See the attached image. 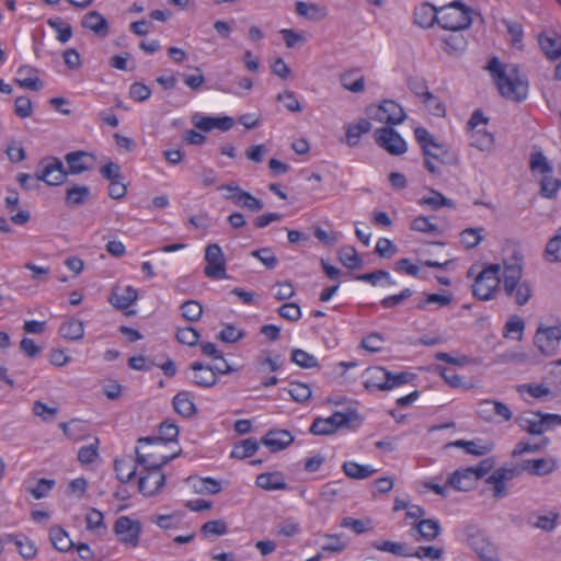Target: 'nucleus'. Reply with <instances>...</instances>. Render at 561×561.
Listing matches in <instances>:
<instances>
[{
    "instance_id": "nucleus-33",
    "label": "nucleus",
    "mask_w": 561,
    "mask_h": 561,
    "mask_svg": "<svg viewBox=\"0 0 561 561\" xmlns=\"http://www.w3.org/2000/svg\"><path fill=\"white\" fill-rule=\"evenodd\" d=\"M296 13L313 22H319L328 15V11L324 7L304 1H298L296 3Z\"/></svg>"
},
{
    "instance_id": "nucleus-9",
    "label": "nucleus",
    "mask_w": 561,
    "mask_h": 561,
    "mask_svg": "<svg viewBox=\"0 0 561 561\" xmlns=\"http://www.w3.org/2000/svg\"><path fill=\"white\" fill-rule=\"evenodd\" d=\"M561 342V325H540L534 336V343L545 356H553Z\"/></svg>"
},
{
    "instance_id": "nucleus-63",
    "label": "nucleus",
    "mask_w": 561,
    "mask_h": 561,
    "mask_svg": "<svg viewBox=\"0 0 561 561\" xmlns=\"http://www.w3.org/2000/svg\"><path fill=\"white\" fill-rule=\"evenodd\" d=\"M202 533L205 536H222L227 534V524L221 519L209 520L202 526Z\"/></svg>"
},
{
    "instance_id": "nucleus-28",
    "label": "nucleus",
    "mask_w": 561,
    "mask_h": 561,
    "mask_svg": "<svg viewBox=\"0 0 561 561\" xmlns=\"http://www.w3.org/2000/svg\"><path fill=\"white\" fill-rule=\"evenodd\" d=\"M439 9L433 4L425 2L417 7L414 11V22L421 27H431L435 23L438 24Z\"/></svg>"
},
{
    "instance_id": "nucleus-21",
    "label": "nucleus",
    "mask_w": 561,
    "mask_h": 561,
    "mask_svg": "<svg viewBox=\"0 0 561 561\" xmlns=\"http://www.w3.org/2000/svg\"><path fill=\"white\" fill-rule=\"evenodd\" d=\"M194 126L203 131H209L214 128L227 131L232 128L234 121L232 117H211V116H197L193 118Z\"/></svg>"
},
{
    "instance_id": "nucleus-37",
    "label": "nucleus",
    "mask_w": 561,
    "mask_h": 561,
    "mask_svg": "<svg viewBox=\"0 0 561 561\" xmlns=\"http://www.w3.org/2000/svg\"><path fill=\"white\" fill-rule=\"evenodd\" d=\"M172 403L175 412L184 417H191L197 412L195 403L191 399L190 393L186 391L179 392L173 398Z\"/></svg>"
},
{
    "instance_id": "nucleus-35",
    "label": "nucleus",
    "mask_w": 561,
    "mask_h": 561,
    "mask_svg": "<svg viewBox=\"0 0 561 561\" xmlns=\"http://www.w3.org/2000/svg\"><path fill=\"white\" fill-rule=\"evenodd\" d=\"M417 530V541L421 539L426 541H433L440 534V525L436 519H422L414 525Z\"/></svg>"
},
{
    "instance_id": "nucleus-22",
    "label": "nucleus",
    "mask_w": 561,
    "mask_h": 561,
    "mask_svg": "<svg viewBox=\"0 0 561 561\" xmlns=\"http://www.w3.org/2000/svg\"><path fill=\"white\" fill-rule=\"evenodd\" d=\"M389 371L382 367H373L366 370L364 387L367 390H388Z\"/></svg>"
},
{
    "instance_id": "nucleus-43",
    "label": "nucleus",
    "mask_w": 561,
    "mask_h": 561,
    "mask_svg": "<svg viewBox=\"0 0 561 561\" xmlns=\"http://www.w3.org/2000/svg\"><path fill=\"white\" fill-rule=\"evenodd\" d=\"M114 469H115L117 479L122 483L129 482L136 476V471H137L136 466L133 465L131 461L127 458L116 459L114 462Z\"/></svg>"
},
{
    "instance_id": "nucleus-15",
    "label": "nucleus",
    "mask_w": 561,
    "mask_h": 561,
    "mask_svg": "<svg viewBox=\"0 0 561 561\" xmlns=\"http://www.w3.org/2000/svg\"><path fill=\"white\" fill-rule=\"evenodd\" d=\"M114 531L121 542L135 548L139 542L141 524L138 520H133L127 516H122L115 522Z\"/></svg>"
},
{
    "instance_id": "nucleus-60",
    "label": "nucleus",
    "mask_w": 561,
    "mask_h": 561,
    "mask_svg": "<svg viewBox=\"0 0 561 561\" xmlns=\"http://www.w3.org/2000/svg\"><path fill=\"white\" fill-rule=\"evenodd\" d=\"M525 329L524 321L518 316H513L508 319L504 328V335L511 337L512 334H516V339L520 340Z\"/></svg>"
},
{
    "instance_id": "nucleus-38",
    "label": "nucleus",
    "mask_w": 561,
    "mask_h": 561,
    "mask_svg": "<svg viewBox=\"0 0 561 561\" xmlns=\"http://www.w3.org/2000/svg\"><path fill=\"white\" fill-rule=\"evenodd\" d=\"M458 447L462 448L467 454L474 456H484L492 449L491 444H481L480 439L477 440H463L459 439L453 443H448L446 447Z\"/></svg>"
},
{
    "instance_id": "nucleus-50",
    "label": "nucleus",
    "mask_w": 561,
    "mask_h": 561,
    "mask_svg": "<svg viewBox=\"0 0 561 561\" xmlns=\"http://www.w3.org/2000/svg\"><path fill=\"white\" fill-rule=\"evenodd\" d=\"M182 317L190 321L196 322L203 314V307L196 300H187L181 305Z\"/></svg>"
},
{
    "instance_id": "nucleus-40",
    "label": "nucleus",
    "mask_w": 561,
    "mask_h": 561,
    "mask_svg": "<svg viewBox=\"0 0 561 561\" xmlns=\"http://www.w3.org/2000/svg\"><path fill=\"white\" fill-rule=\"evenodd\" d=\"M343 471L344 473L352 479L363 480L366 478L371 477L375 474L378 470L368 466V465H359L354 461H345L343 463Z\"/></svg>"
},
{
    "instance_id": "nucleus-32",
    "label": "nucleus",
    "mask_w": 561,
    "mask_h": 561,
    "mask_svg": "<svg viewBox=\"0 0 561 561\" xmlns=\"http://www.w3.org/2000/svg\"><path fill=\"white\" fill-rule=\"evenodd\" d=\"M256 485L267 491L286 489L284 476L278 471L259 474L256 477Z\"/></svg>"
},
{
    "instance_id": "nucleus-3",
    "label": "nucleus",
    "mask_w": 561,
    "mask_h": 561,
    "mask_svg": "<svg viewBox=\"0 0 561 561\" xmlns=\"http://www.w3.org/2000/svg\"><path fill=\"white\" fill-rule=\"evenodd\" d=\"M472 10L460 1L450 2L439 9L438 25L447 31H462L471 23Z\"/></svg>"
},
{
    "instance_id": "nucleus-2",
    "label": "nucleus",
    "mask_w": 561,
    "mask_h": 561,
    "mask_svg": "<svg viewBox=\"0 0 561 561\" xmlns=\"http://www.w3.org/2000/svg\"><path fill=\"white\" fill-rule=\"evenodd\" d=\"M488 69L495 77L497 89L504 98L517 102L526 98L528 84L519 77L516 65L503 66L497 59L493 58L490 60Z\"/></svg>"
},
{
    "instance_id": "nucleus-10",
    "label": "nucleus",
    "mask_w": 561,
    "mask_h": 561,
    "mask_svg": "<svg viewBox=\"0 0 561 561\" xmlns=\"http://www.w3.org/2000/svg\"><path fill=\"white\" fill-rule=\"evenodd\" d=\"M39 165L43 169L36 173V181H43L49 186L62 184L69 174L61 160L56 157L43 159Z\"/></svg>"
},
{
    "instance_id": "nucleus-47",
    "label": "nucleus",
    "mask_w": 561,
    "mask_h": 561,
    "mask_svg": "<svg viewBox=\"0 0 561 561\" xmlns=\"http://www.w3.org/2000/svg\"><path fill=\"white\" fill-rule=\"evenodd\" d=\"M49 537L53 546L61 552L68 551L72 546L68 534L60 527H53L49 530Z\"/></svg>"
},
{
    "instance_id": "nucleus-27",
    "label": "nucleus",
    "mask_w": 561,
    "mask_h": 561,
    "mask_svg": "<svg viewBox=\"0 0 561 561\" xmlns=\"http://www.w3.org/2000/svg\"><path fill=\"white\" fill-rule=\"evenodd\" d=\"M443 49L448 55H460L467 48V39L460 31H450L447 35L440 37Z\"/></svg>"
},
{
    "instance_id": "nucleus-31",
    "label": "nucleus",
    "mask_w": 561,
    "mask_h": 561,
    "mask_svg": "<svg viewBox=\"0 0 561 561\" xmlns=\"http://www.w3.org/2000/svg\"><path fill=\"white\" fill-rule=\"evenodd\" d=\"M476 469L467 468L463 471H455L448 479L447 483L458 491H468L477 481L474 479Z\"/></svg>"
},
{
    "instance_id": "nucleus-59",
    "label": "nucleus",
    "mask_w": 561,
    "mask_h": 561,
    "mask_svg": "<svg viewBox=\"0 0 561 561\" xmlns=\"http://www.w3.org/2000/svg\"><path fill=\"white\" fill-rule=\"evenodd\" d=\"M427 111L437 117L445 116L446 110L443 103L439 101L437 96L433 93H427L426 96L422 100Z\"/></svg>"
},
{
    "instance_id": "nucleus-58",
    "label": "nucleus",
    "mask_w": 561,
    "mask_h": 561,
    "mask_svg": "<svg viewBox=\"0 0 561 561\" xmlns=\"http://www.w3.org/2000/svg\"><path fill=\"white\" fill-rule=\"evenodd\" d=\"M288 394L296 402H305L311 397V390L305 383L293 382L289 385Z\"/></svg>"
},
{
    "instance_id": "nucleus-42",
    "label": "nucleus",
    "mask_w": 561,
    "mask_h": 561,
    "mask_svg": "<svg viewBox=\"0 0 561 561\" xmlns=\"http://www.w3.org/2000/svg\"><path fill=\"white\" fill-rule=\"evenodd\" d=\"M371 128L370 123L362 118L356 124L350 125L346 130V141L350 147H355L362 135L368 133Z\"/></svg>"
},
{
    "instance_id": "nucleus-7",
    "label": "nucleus",
    "mask_w": 561,
    "mask_h": 561,
    "mask_svg": "<svg viewBox=\"0 0 561 561\" xmlns=\"http://www.w3.org/2000/svg\"><path fill=\"white\" fill-rule=\"evenodd\" d=\"M366 114L369 118L388 125L401 124L407 117L402 106L392 100H385L379 105H369Z\"/></svg>"
},
{
    "instance_id": "nucleus-12",
    "label": "nucleus",
    "mask_w": 561,
    "mask_h": 561,
    "mask_svg": "<svg viewBox=\"0 0 561 561\" xmlns=\"http://www.w3.org/2000/svg\"><path fill=\"white\" fill-rule=\"evenodd\" d=\"M477 415L485 422H506L513 416L511 409L496 400H480L477 403Z\"/></svg>"
},
{
    "instance_id": "nucleus-57",
    "label": "nucleus",
    "mask_w": 561,
    "mask_h": 561,
    "mask_svg": "<svg viewBox=\"0 0 561 561\" xmlns=\"http://www.w3.org/2000/svg\"><path fill=\"white\" fill-rule=\"evenodd\" d=\"M411 229L419 232L438 234L439 228L432 224L427 217L419 216L411 222Z\"/></svg>"
},
{
    "instance_id": "nucleus-6",
    "label": "nucleus",
    "mask_w": 561,
    "mask_h": 561,
    "mask_svg": "<svg viewBox=\"0 0 561 561\" xmlns=\"http://www.w3.org/2000/svg\"><path fill=\"white\" fill-rule=\"evenodd\" d=\"M516 423L523 431L533 435H539L548 431L551 425L561 423V419L556 414L527 411L516 417Z\"/></svg>"
},
{
    "instance_id": "nucleus-23",
    "label": "nucleus",
    "mask_w": 561,
    "mask_h": 561,
    "mask_svg": "<svg viewBox=\"0 0 561 561\" xmlns=\"http://www.w3.org/2000/svg\"><path fill=\"white\" fill-rule=\"evenodd\" d=\"M193 370L192 381L199 387H213L217 382V375L213 367L203 365L199 362L191 364Z\"/></svg>"
},
{
    "instance_id": "nucleus-39",
    "label": "nucleus",
    "mask_w": 561,
    "mask_h": 561,
    "mask_svg": "<svg viewBox=\"0 0 561 561\" xmlns=\"http://www.w3.org/2000/svg\"><path fill=\"white\" fill-rule=\"evenodd\" d=\"M59 334L66 340L79 341L84 334L83 322L77 319H69L61 323Z\"/></svg>"
},
{
    "instance_id": "nucleus-54",
    "label": "nucleus",
    "mask_w": 561,
    "mask_h": 561,
    "mask_svg": "<svg viewBox=\"0 0 561 561\" xmlns=\"http://www.w3.org/2000/svg\"><path fill=\"white\" fill-rule=\"evenodd\" d=\"M291 360L301 368H313L319 365L318 359L313 355L299 348L293 350Z\"/></svg>"
},
{
    "instance_id": "nucleus-30",
    "label": "nucleus",
    "mask_w": 561,
    "mask_h": 561,
    "mask_svg": "<svg viewBox=\"0 0 561 561\" xmlns=\"http://www.w3.org/2000/svg\"><path fill=\"white\" fill-rule=\"evenodd\" d=\"M340 83L345 90L353 93H362L365 90V78L357 69L341 73Z\"/></svg>"
},
{
    "instance_id": "nucleus-17",
    "label": "nucleus",
    "mask_w": 561,
    "mask_h": 561,
    "mask_svg": "<svg viewBox=\"0 0 561 561\" xmlns=\"http://www.w3.org/2000/svg\"><path fill=\"white\" fill-rule=\"evenodd\" d=\"M65 161L68 164L69 174H80L93 168L95 158L88 151L78 150L68 152Z\"/></svg>"
},
{
    "instance_id": "nucleus-45",
    "label": "nucleus",
    "mask_w": 561,
    "mask_h": 561,
    "mask_svg": "<svg viewBox=\"0 0 561 561\" xmlns=\"http://www.w3.org/2000/svg\"><path fill=\"white\" fill-rule=\"evenodd\" d=\"M259 449V443L254 438H247L234 445L231 457L237 459H244L251 457Z\"/></svg>"
},
{
    "instance_id": "nucleus-41",
    "label": "nucleus",
    "mask_w": 561,
    "mask_h": 561,
    "mask_svg": "<svg viewBox=\"0 0 561 561\" xmlns=\"http://www.w3.org/2000/svg\"><path fill=\"white\" fill-rule=\"evenodd\" d=\"M90 197V188L85 185H73L67 188L65 203L68 207L84 204Z\"/></svg>"
},
{
    "instance_id": "nucleus-34",
    "label": "nucleus",
    "mask_w": 561,
    "mask_h": 561,
    "mask_svg": "<svg viewBox=\"0 0 561 561\" xmlns=\"http://www.w3.org/2000/svg\"><path fill=\"white\" fill-rule=\"evenodd\" d=\"M470 545L483 561H500L493 545L486 541L482 536H472L470 538Z\"/></svg>"
},
{
    "instance_id": "nucleus-29",
    "label": "nucleus",
    "mask_w": 561,
    "mask_h": 561,
    "mask_svg": "<svg viewBox=\"0 0 561 561\" xmlns=\"http://www.w3.org/2000/svg\"><path fill=\"white\" fill-rule=\"evenodd\" d=\"M137 299V290L131 286L115 287L111 294L110 302L117 309L128 308Z\"/></svg>"
},
{
    "instance_id": "nucleus-36",
    "label": "nucleus",
    "mask_w": 561,
    "mask_h": 561,
    "mask_svg": "<svg viewBox=\"0 0 561 561\" xmlns=\"http://www.w3.org/2000/svg\"><path fill=\"white\" fill-rule=\"evenodd\" d=\"M5 540L13 542L19 553L26 560L33 559L37 553L35 543L26 536L7 535Z\"/></svg>"
},
{
    "instance_id": "nucleus-4",
    "label": "nucleus",
    "mask_w": 561,
    "mask_h": 561,
    "mask_svg": "<svg viewBox=\"0 0 561 561\" xmlns=\"http://www.w3.org/2000/svg\"><path fill=\"white\" fill-rule=\"evenodd\" d=\"M178 454L162 455L159 461H152L145 467L147 474L140 477L138 482L139 491L146 496L156 495L164 485L165 477L161 471V467L167 465L170 460L174 459Z\"/></svg>"
},
{
    "instance_id": "nucleus-56",
    "label": "nucleus",
    "mask_w": 561,
    "mask_h": 561,
    "mask_svg": "<svg viewBox=\"0 0 561 561\" xmlns=\"http://www.w3.org/2000/svg\"><path fill=\"white\" fill-rule=\"evenodd\" d=\"M175 337L181 344L195 346L198 343L199 333L192 327H185L178 330Z\"/></svg>"
},
{
    "instance_id": "nucleus-52",
    "label": "nucleus",
    "mask_w": 561,
    "mask_h": 561,
    "mask_svg": "<svg viewBox=\"0 0 561 561\" xmlns=\"http://www.w3.org/2000/svg\"><path fill=\"white\" fill-rule=\"evenodd\" d=\"M59 426L64 434L72 440H80L84 437V425L78 420L60 423Z\"/></svg>"
},
{
    "instance_id": "nucleus-61",
    "label": "nucleus",
    "mask_w": 561,
    "mask_h": 561,
    "mask_svg": "<svg viewBox=\"0 0 561 561\" xmlns=\"http://www.w3.org/2000/svg\"><path fill=\"white\" fill-rule=\"evenodd\" d=\"M558 514L550 512L547 515L537 516L536 522H529L531 526L539 528L545 531H551L556 528Z\"/></svg>"
},
{
    "instance_id": "nucleus-44",
    "label": "nucleus",
    "mask_w": 561,
    "mask_h": 561,
    "mask_svg": "<svg viewBox=\"0 0 561 561\" xmlns=\"http://www.w3.org/2000/svg\"><path fill=\"white\" fill-rule=\"evenodd\" d=\"M420 205L430 206L432 209L436 210L440 207H455V202L453 199L446 198L442 193L432 190L430 196H424L419 201Z\"/></svg>"
},
{
    "instance_id": "nucleus-55",
    "label": "nucleus",
    "mask_w": 561,
    "mask_h": 561,
    "mask_svg": "<svg viewBox=\"0 0 561 561\" xmlns=\"http://www.w3.org/2000/svg\"><path fill=\"white\" fill-rule=\"evenodd\" d=\"M482 231H483L482 228H468V229H465L460 233L461 243L467 249H472V248L477 247L481 242V240H482V234H481Z\"/></svg>"
},
{
    "instance_id": "nucleus-14",
    "label": "nucleus",
    "mask_w": 561,
    "mask_h": 561,
    "mask_svg": "<svg viewBox=\"0 0 561 561\" xmlns=\"http://www.w3.org/2000/svg\"><path fill=\"white\" fill-rule=\"evenodd\" d=\"M374 137L376 144L392 156H400L407 151L404 139L391 127L378 128Z\"/></svg>"
},
{
    "instance_id": "nucleus-48",
    "label": "nucleus",
    "mask_w": 561,
    "mask_h": 561,
    "mask_svg": "<svg viewBox=\"0 0 561 561\" xmlns=\"http://www.w3.org/2000/svg\"><path fill=\"white\" fill-rule=\"evenodd\" d=\"M141 450L139 447L136 448V462L138 465L148 466L152 461H159L163 454H160L162 447L148 446Z\"/></svg>"
},
{
    "instance_id": "nucleus-13",
    "label": "nucleus",
    "mask_w": 561,
    "mask_h": 561,
    "mask_svg": "<svg viewBox=\"0 0 561 561\" xmlns=\"http://www.w3.org/2000/svg\"><path fill=\"white\" fill-rule=\"evenodd\" d=\"M523 472L522 463L511 467L504 466L493 471L486 479V482L493 486V496L496 499L506 496L505 482L517 478Z\"/></svg>"
},
{
    "instance_id": "nucleus-1",
    "label": "nucleus",
    "mask_w": 561,
    "mask_h": 561,
    "mask_svg": "<svg viewBox=\"0 0 561 561\" xmlns=\"http://www.w3.org/2000/svg\"><path fill=\"white\" fill-rule=\"evenodd\" d=\"M523 255L514 251L513 255L504 261L503 288L507 297L514 299L516 305H526L533 296V287L527 280H522Z\"/></svg>"
},
{
    "instance_id": "nucleus-53",
    "label": "nucleus",
    "mask_w": 561,
    "mask_h": 561,
    "mask_svg": "<svg viewBox=\"0 0 561 561\" xmlns=\"http://www.w3.org/2000/svg\"><path fill=\"white\" fill-rule=\"evenodd\" d=\"M48 25L57 33L60 43H67L72 36V28L69 23L60 19L48 20Z\"/></svg>"
},
{
    "instance_id": "nucleus-26",
    "label": "nucleus",
    "mask_w": 561,
    "mask_h": 561,
    "mask_svg": "<svg viewBox=\"0 0 561 561\" xmlns=\"http://www.w3.org/2000/svg\"><path fill=\"white\" fill-rule=\"evenodd\" d=\"M81 25L100 37L107 36L110 31L106 19L98 11H90L84 14Z\"/></svg>"
},
{
    "instance_id": "nucleus-16",
    "label": "nucleus",
    "mask_w": 561,
    "mask_h": 561,
    "mask_svg": "<svg viewBox=\"0 0 561 561\" xmlns=\"http://www.w3.org/2000/svg\"><path fill=\"white\" fill-rule=\"evenodd\" d=\"M422 152L425 160L424 167L428 172L433 174H439L440 164L449 162L450 159V153L447 146L437 141L432 144L431 147H427Z\"/></svg>"
},
{
    "instance_id": "nucleus-18",
    "label": "nucleus",
    "mask_w": 561,
    "mask_h": 561,
    "mask_svg": "<svg viewBox=\"0 0 561 561\" xmlns=\"http://www.w3.org/2000/svg\"><path fill=\"white\" fill-rule=\"evenodd\" d=\"M179 436V427L171 421L167 420L159 426V436L140 437L138 444L148 446L163 447L169 442H174Z\"/></svg>"
},
{
    "instance_id": "nucleus-25",
    "label": "nucleus",
    "mask_w": 561,
    "mask_h": 561,
    "mask_svg": "<svg viewBox=\"0 0 561 561\" xmlns=\"http://www.w3.org/2000/svg\"><path fill=\"white\" fill-rule=\"evenodd\" d=\"M523 471H527L533 476H546L557 469V460L554 458L528 459L522 463Z\"/></svg>"
},
{
    "instance_id": "nucleus-20",
    "label": "nucleus",
    "mask_w": 561,
    "mask_h": 561,
    "mask_svg": "<svg viewBox=\"0 0 561 561\" xmlns=\"http://www.w3.org/2000/svg\"><path fill=\"white\" fill-rule=\"evenodd\" d=\"M538 43L542 53L549 60L561 58V35L554 32L540 33Z\"/></svg>"
},
{
    "instance_id": "nucleus-62",
    "label": "nucleus",
    "mask_w": 561,
    "mask_h": 561,
    "mask_svg": "<svg viewBox=\"0 0 561 561\" xmlns=\"http://www.w3.org/2000/svg\"><path fill=\"white\" fill-rule=\"evenodd\" d=\"M56 482L53 479H39L34 488H28V492L36 499L45 497L50 490L55 486Z\"/></svg>"
},
{
    "instance_id": "nucleus-19",
    "label": "nucleus",
    "mask_w": 561,
    "mask_h": 561,
    "mask_svg": "<svg viewBox=\"0 0 561 561\" xmlns=\"http://www.w3.org/2000/svg\"><path fill=\"white\" fill-rule=\"evenodd\" d=\"M261 442L272 453H277L289 446L294 442V436L286 430H271Z\"/></svg>"
},
{
    "instance_id": "nucleus-8",
    "label": "nucleus",
    "mask_w": 561,
    "mask_h": 561,
    "mask_svg": "<svg viewBox=\"0 0 561 561\" xmlns=\"http://www.w3.org/2000/svg\"><path fill=\"white\" fill-rule=\"evenodd\" d=\"M357 419V414L351 411L335 412L329 417H317L310 426V432L313 435H331L339 428L348 426L351 422Z\"/></svg>"
},
{
    "instance_id": "nucleus-46",
    "label": "nucleus",
    "mask_w": 561,
    "mask_h": 561,
    "mask_svg": "<svg viewBox=\"0 0 561 561\" xmlns=\"http://www.w3.org/2000/svg\"><path fill=\"white\" fill-rule=\"evenodd\" d=\"M561 187V180L557 179L551 173L542 174V179L540 181V193L543 197L552 198L556 196L558 191Z\"/></svg>"
},
{
    "instance_id": "nucleus-64",
    "label": "nucleus",
    "mask_w": 561,
    "mask_h": 561,
    "mask_svg": "<svg viewBox=\"0 0 561 561\" xmlns=\"http://www.w3.org/2000/svg\"><path fill=\"white\" fill-rule=\"evenodd\" d=\"M278 314L290 322H296L301 317L300 308L297 304L288 302L278 308Z\"/></svg>"
},
{
    "instance_id": "nucleus-5",
    "label": "nucleus",
    "mask_w": 561,
    "mask_h": 561,
    "mask_svg": "<svg viewBox=\"0 0 561 561\" xmlns=\"http://www.w3.org/2000/svg\"><path fill=\"white\" fill-rule=\"evenodd\" d=\"M500 272V264H491L483 268L472 285L473 296L484 301L493 299L501 282Z\"/></svg>"
},
{
    "instance_id": "nucleus-24",
    "label": "nucleus",
    "mask_w": 561,
    "mask_h": 561,
    "mask_svg": "<svg viewBox=\"0 0 561 561\" xmlns=\"http://www.w3.org/2000/svg\"><path fill=\"white\" fill-rule=\"evenodd\" d=\"M18 76L14 82L31 91H39L43 88V82L37 77V70L31 66H22L18 69Z\"/></svg>"
},
{
    "instance_id": "nucleus-11",
    "label": "nucleus",
    "mask_w": 561,
    "mask_h": 561,
    "mask_svg": "<svg viewBox=\"0 0 561 561\" xmlns=\"http://www.w3.org/2000/svg\"><path fill=\"white\" fill-rule=\"evenodd\" d=\"M206 266L204 274L211 279H224L229 276L226 273V260L221 248L217 243L208 244L205 249Z\"/></svg>"
},
{
    "instance_id": "nucleus-49",
    "label": "nucleus",
    "mask_w": 561,
    "mask_h": 561,
    "mask_svg": "<svg viewBox=\"0 0 561 561\" xmlns=\"http://www.w3.org/2000/svg\"><path fill=\"white\" fill-rule=\"evenodd\" d=\"M340 262L348 268H359L363 265V261L357 254L355 248L344 247L339 251Z\"/></svg>"
},
{
    "instance_id": "nucleus-51",
    "label": "nucleus",
    "mask_w": 561,
    "mask_h": 561,
    "mask_svg": "<svg viewBox=\"0 0 561 561\" xmlns=\"http://www.w3.org/2000/svg\"><path fill=\"white\" fill-rule=\"evenodd\" d=\"M546 260L549 262L561 261V228L558 233L549 240L546 245Z\"/></svg>"
}]
</instances>
